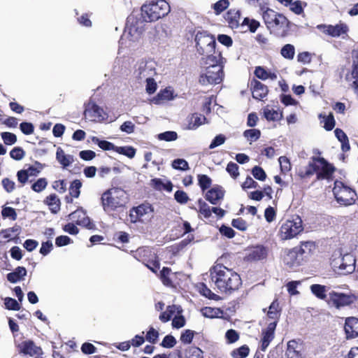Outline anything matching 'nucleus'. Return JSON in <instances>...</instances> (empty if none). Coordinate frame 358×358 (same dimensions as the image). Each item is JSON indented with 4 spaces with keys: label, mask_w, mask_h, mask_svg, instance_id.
I'll list each match as a JSON object with an SVG mask.
<instances>
[{
    "label": "nucleus",
    "mask_w": 358,
    "mask_h": 358,
    "mask_svg": "<svg viewBox=\"0 0 358 358\" xmlns=\"http://www.w3.org/2000/svg\"><path fill=\"white\" fill-rule=\"evenodd\" d=\"M209 273L215 288L221 294L230 295L242 285L239 274L222 264H216L211 267Z\"/></svg>",
    "instance_id": "f257e3e1"
},
{
    "label": "nucleus",
    "mask_w": 358,
    "mask_h": 358,
    "mask_svg": "<svg viewBox=\"0 0 358 358\" xmlns=\"http://www.w3.org/2000/svg\"><path fill=\"white\" fill-rule=\"evenodd\" d=\"M170 10V6L165 0L146 2L141 8V17L147 22H155L165 17Z\"/></svg>",
    "instance_id": "f03ea898"
},
{
    "label": "nucleus",
    "mask_w": 358,
    "mask_h": 358,
    "mask_svg": "<svg viewBox=\"0 0 358 358\" xmlns=\"http://www.w3.org/2000/svg\"><path fill=\"white\" fill-rule=\"evenodd\" d=\"M101 199L104 211L110 213L124 206L128 196L122 188L112 187L103 193Z\"/></svg>",
    "instance_id": "7ed1b4c3"
},
{
    "label": "nucleus",
    "mask_w": 358,
    "mask_h": 358,
    "mask_svg": "<svg viewBox=\"0 0 358 358\" xmlns=\"http://www.w3.org/2000/svg\"><path fill=\"white\" fill-rule=\"evenodd\" d=\"M264 21L271 32L278 34L288 27V20L282 14L272 9H266L262 15Z\"/></svg>",
    "instance_id": "20e7f679"
},
{
    "label": "nucleus",
    "mask_w": 358,
    "mask_h": 358,
    "mask_svg": "<svg viewBox=\"0 0 358 358\" xmlns=\"http://www.w3.org/2000/svg\"><path fill=\"white\" fill-rule=\"evenodd\" d=\"M333 192L336 201L341 205L347 206L355 202V192L341 181H335Z\"/></svg>",
    "instance_id": "39448f33"
},
{
    "label": "nucleus",
    "mask_w": 358,
    "mask_h": 358,
    "mask_svg": "<svg viewBox=\"0 0 358 358\" xmlns=\"http://www.w3.org/2000/svg\"><path fill=\"white\" fill-rule=\"evenodd\" d=\"M303 230L302 220L299 217L285 221L279 231V236L282 240H289L296 237Z\"/></svg>",
    "instance_id": "423d86ee"
},
{
    "label": "nucleus",
    "mask_w": 358,
    "mask_h": 358,
    "mask_svg": "<svg viewBox=\"0 0 358 358\" xmlns=\"http://www.w3.org/2000/svg\"><path fill=\"white\" fill-rule=\"evenodd\" d=\"M222 69L220 65L206 66L199 76V83L202 85H208L221 83L224 77Z\"/></svg>",
    "instance_id": "0eeeda50"
},
{
    "label": "nucleus",
    "mask_w": 358,
    "mask_h": 358,
    "mask_svg": "<svg viewBox=\"0 0 358 358\" xmlns=\"http://www.w3.org/2000/svg\"><path fill=\"white\" fill-rule=\"evenodd\" d=\"M332 266L341 274L352 273L356 267L355 257L350 253H346L341 257L333 259Z\"/></svg>",
    "instance_id": "6e6552de"
},
{
    "label": "nucleus",
    "mask_w": 358,
    "mask_h": 358,
    "mask_svg": "<svg viewBox=\"0 0 358 358\" xmlns=\"http://www.w3.org/2000/svg\"><path fill=\"white\" fill-rule=\"evenodd\" d=\"M134 18L132 16H130L127 19V34H124L123 36L121 37L120 40V44L121 46H122L124 43V41L126 38H129V40L131 42H136L138 41L143 31V25L142 22H140L139 24L136 22V24H134Z\"/></svg>",
    "instance_id": "1a4fd4ad"
},
{
    "label": "nucleus",
    "mask_w": 358,
    "mask_h": 358,
    "mask_svg": "<svg viewBox=\"0 0 358 358\" xmlns=\"http://www.w3.org/2000/svg\"><path fill=\"white\" fill-rule=\"evenodd\" d=\"M195 41L197 51L201 55L212 53L214 51L216 42L212 36L206 33H198L196 35Z\"/></svg>",
    "instance_id": "9d476101"
},
{
    "label": "nucleus",
    "mask_w": 358,
    "mask_h": 358,
    "mask_svg": "<svg viewBox=\"0 0 358 358\" xmlns=\"http://www.w3.org/2000/svg\"><path fill=\"white\" fill-rule=\"evenodd\" d=\"M315 174L316 178L320 180H329L334 172V166L322 157H315Z\"/></svg>",
    "instance_id": "9b49d317"
},
{
    "label": "nucleus",
    "mask_w": 358,
    "mask_h": 358,
    "mask_svg": "<svg viewBox=\"0 0 358 358\" xmlns=\"http://www.w3.org/2000/svg\"><path fill=\"white\" fill-rule=\"evenodd\" d=\"M84 116L85 119L90 121L97 122H102L107 117L106 113L103 111V108L91 101L85 105Z\"/></svg>",
    "instance_id": "f8f14e48"
},
{
    "label": "nucleus",
    "mask_w": 358,
    "mask_h": 358,
    "mask_svg": "<svg viewBox=\"0 0 358 358\" xmlns=\"http://www.w3.org/2000/svg\"><path fill=\"white\" fill-rule=\"evenodd\" d=\"M317 29L322 31L324 34L331 36V37L345 38L349 31L348 26L343 22H340L336 25L331 24H318Z\"/></svg>",
    "instance_id": "ddd939ff"
},
{
    "label": "nucleus",
    "mask_w": 358,
    "mask_h": 358,
    "mask_svg": "<svg viewBox=\"0 0 358 358\" xmlns=\"http://www.w3.org/2000/svg\"><path fill=\"white\" fill-rule=\"evenodd\" d=\"M153 209L149 203H143L130 210L129 217L131 222L144 221L150 219L152 216Z\"/></svg>",
    "instance_id": "4468645a"
},
{
    "label": "nucleus",
    "mask_w": 358,
    "mask_h": 358,
    "mask_svg": "<svg viewBox=\"0 0 358 358\" xmlns=\"http://www.w3.org/2000/svg\"><path fill=\"white\" fill-rule=\"evenodd\" d=\"M329 295L332 304L337 308L352 303L355 299L354 296L352 295L334 291L329 292Z\"/></svg>",
    "instance_id": "2eb2a0df"
},
{
    "label": "nucleus",
    "mask_w": 358,
    "mask_h": 358,
    "mask_svg": "<svg viewBox=\"0 0 358 358\" xmlns=\"http://www.w3.org/2000/svg\"><path fill=\"white\" fill-rule=\"evenodd\" d=\"M225 20L231 29H238L243 31V20L241 21L240 11L236 9L229 10L225 15Z\"/></svg>",
    "instance_id": "dca6fc26"
},
{
    "label": "nucleus",
    "mask_w": 358,
    "mask_h": 358,
    "mask_svg": "<svg viewBox=\"0 0 358 358\" xmlns=\"http://www.w3.org/2000/svg\"><path fill=\"white\" fill-rule=\"evenodd\" d=\"M302 344L296 340L289 341L287 345L285 356L287 358H303Z\"/></svg>",
    "instance_id": "f3484780"
},
{
    "label": "nucleus",
    "mask_w": 358,
    "mask_h": 358,
    "mask_svg": "<svg viewBox=\"0 0 358 358\" xmlns=\"http://www.w3.org/2000/svg\"><path fill=\"white\" fill-rule=\"evenodd\" d=\"M303 260V257L296 248L289 250L283 258L284 263L290 268L299 266Z\"/></svg>",
    "instance_id": "a211bd4d"
},
{
    "label": "nucleus",
    "mask_w": 358,
    "mask_h": 358,
    "mask_svg": "<svg viewBox=\"0 0 358 358\" xmlns=\"http://www.w3.org/2000/svg\"><path fill=\"white\" fill-rule=\"evenodd\" d=\"M203 55L205 57H203L202 59L204 61V64L208 65L207 66L220 65L221 67L223 68L225 59L222 57L221 53L216 51L215 49H214V51H213L212 53L205 54Z\"/></svg>",
    "instance_id": "6ab92c4d"
},
{
    "label": "nucleus",
    "mask_w": 358,
    "mask_h": 358,
    "mask_svg": "<svg viewBox=\"0 0 358 358\" xmlns=\"http://www.w3.org/2000/svg\"><path fill=\"white\" fill-rule=\"evenodd\" d=\"M268 255V250L262 245H257L250 248L247 255L248 261H259L265 259Z\"/></svg>",
    "instance_id": "aec40b11"
},
{
    "label": "nucleus",
    "mask_w": 358,
    "mask_h": 358,
    "mask_svg": "<svg viewBox=\"0 0 358 358\" xmlns=\"http://www.w3.org/2000/svg\"><path fill=\"white\" fill-rule=\"evenodd\" d=\"M345 331L347 338H355L358 336V318L351 317L345 320Z\"/></svg>",
    "instance_id": "412c9836"
},
{
    "label": "nucleus",
    "mask_w": 358,
    "mask_h": 358,
    "mask_svg": "<svg viewBox=\"0 0 358 358\" xmlns=\"http://www.w3.org/2000/svg\"><path fill=\"white\" fill-rule=\"evenodd\" d=\"M177 96L174 90L171 87H168L161 90L157 95L153 98L152 102L155 104H161L164 101L173 100Z\"/></svg>",
    "instance_id": "4be33fe9"
},
{
    "label": "nucleus",
    "mask_w": 358,
    "mask_h": 358,
    "mask_svg": "<svg viewBox=\"0 0 358 358\" xmlns=\"http://www.w3.org/2000/svg\"><path fill=\"white\" fill-rule=\"evenodd\" d=\"M69 216L71 220H76L77 224L88 229L92 228L93 224L91 223L90 218L86 216L85 213L82 209L73 211Z\"/></svg>",
    "instance_id": "5701e85b"
},
{
    "label": "nucleus",
    "mask_w": 358,
    "mask_h": 358,
    "mask_svg": "<svg viewBox=\"0 0 358 358\" xmlns=\"http://www.w3.org/2000/svg\"><path fill=\"white\" fill-rule=\"evenodd\" d=\"M315 157H312L308 164L306 166L299 167L297 174L302 178H310L315 173Z\"/></svg>",
    "instance_id": "b1692460"
},
{
    "label": "nucleus",
    "mask_w": 358,
    "mask_h": 358,
    "mask_svg": "<svg viewBox=\"0 0 358 358\" xmlns=\"http://www.w3.org/2000/svg\"><path fill=\"white\" fill-rule=\"evenodd\" d=\"M224 195L222 187L216 186L208 190L206 194V199L212 204H217L222 200Z\"/></svg>",
    "instance_id": "393cba45"
},
{
    "label": "nucleus",
    "mask_w": 358,
    "mask_h": 358,
    "mask_svg": "<svg viewBox=\"0 0 358 358\" xmlns=\"http://www.w3.org/2000/svg\"><path fill=\"white\" fill-rule=\"evenodd\" d=\"M56 159L62 165L63 169H66L74 162V157L71 155H67L61 148H57L56 152Z\"/></svg>",
    "instance_id": "a878e982"
},
{
    "label": "nucleus",
    "mask_w": 358,
    "mask_h": 358,
    "mask_svg": "<svg viewBox=\"0 0 358 358\" xmlns=\"http://www.w3.org/2000/svg\"><path fill=\"white\" fill-rule=\"evenodd\" d=\"M252 93L254 99L262 100L267 95L268 88L263 83L259 81L255 80L252 83Z\"/></svg>",
    "instance_id": "bb28decb"
},
{
    "label": "nucleus",
    "mask_w": 358,
    "mask_h": 358,
    "mask_svg": "<svg viewBox=\"0 0 358 358\" xmlns=\"http://www.w3.org/2000/svg\"><path fill=\"white\" fill-rule=\"evenodd\" d=\"M27 275V270L23 266H17L13 272L7 274V280L11 283H17L22 280Z\"/></svg>",
    "instance_id": "cd10ccee"
},
{
    "label": "nucleus",
    "mask_w": 358,
    "mask_h": 358,
    "mask_svg": "<svg viewBox=\"0 0 358 358\" xmlns=\"http://www.w3.org/2000/svg\"><path fill=\"white\" fill-rule=\"evenodd\" d=\"M20 348L21 352L30 356L39 355L41 352V349L37 347L34 342L31 341L22 343Z\"/></svg>",
    "instance_id": "c85d7f7f"
},
{
    "label": "nucleus",
    "mask_w": 358,
    "mask_h": 358,
    "mask_svg": "<svg viewBox=\"0 0 358 358\" xmlns=\"http://www.w3.org/2000/svg\"><path fill=\"white\" fill-rule=\"evenodd\" d=\"M353 69L352 71V77L356 80L351 85L355 93L358 96V52H353Z\"/></svg>",
    "instance_id": "c756f323"
},
{
    "label": "nucleus",
    "mask_w": 358,
    "mask_h": 358,
    "mask_svg": "<svg viewBox=\"0 0 358 358\" xmlns=\"http://www.w3.org/2000/svg\"><path fill=\"white\" fill-rule=\"evenodd\" d=\"M296 248L303 258L310 255L315 250V245L313 241H306L301 243V245Z\"/></svg>",
    "instance_id": "7c9ffc66"
},
{
    "label": "nucleus",
    "mask_w": 358,
    "mask_h": 358,
    "mask_svg": "<svg viewBox=\"0 0 358 358\" xmlns=\"http://www.w3.org/2000/svg\"><path fill=\"white\" fill-rule=\"evenodd\" d=\"M45 203L49 206L51 212L53 213H57L60 210V200L55 194L47 196Z\"/></svg>",
    "instance_id": "2f4dec72"
},
{
    "label": "nucleus",
    "mask_w": 358,
    "mask_h": 358,
    "mask_svg": "<svg viewBox=\"0 0 358 358\" xmlns=\"http://www.w3.org/2000/svg\"><path fill=\"white\" fill-rule=\"evenodd\" d=\"M255 75L259 79L275 80L277 79V74L274 72L267 71L262 66L256 67L255 70Z\"/></svg>",
    "instance_id": "473e14b6"
},
{
    "label": "nucleus",
    "mask_w": 358,
    "mask_h": 358,
    "mask_svg": "<svg viewBox=\"0 0 358 358\" xmlns=\"http://www.w3.org/2000/svg\"><path fill=\"white\" fill-rule=\"evenodd\" d=\"M334 134L337 139L341 143V149L343 152H347L350 150V144L349 140L347 135L344 133V131L341 129H336L334 131Z\"/></svg>",
    "instance_id": "72a5a7b5"
},
{
    "label": "nucleus",
    "mask_w": 358,
    "mask_h": 358,
    "mask_svg": "<svg viewBox=\"0 0 358 358\" xmlns=\"http://www.w3.org/2000/svg\"><path fill=\"white\" fill-rule=\"evenodd\" d=\"M206 120V117L200 114H193L189 119L187 129L194 130L203 124Z\"/></svg>",
    "instance_id": "f704fd0d"
},
{
    "label": "nucleus",
    "mask_w": 358,
    "mask_h": 358,
    "mask_svg": "<svg viewBox=\"0 0 358 358\" xmlns=\"http://www.w3.org/2000/svg\"><path fill=\"white\" fill-rule=\"evenodd\" d=\"M150 185L154 187L157 190H162L165 189L167 192H171L173 189V185L171 182H167L164 183L159 178H154L150 181Z\"/></svg>",
    "instance_id": "c9c22d12"
},
{
    "label": "nucleus",
    "mask_w": 358,
    "mask_h": 358,
    "mask_svg": "<svg viewBox=\"0 0 358 358\" xmlns=\"http://www.w3.org/2000/svg\"><path fill=\"white\" fill-rule=\"evenodd\" d=\"M312 293L318 299L322 300L327 299V292L328 289L324 285L314 284L310 286Z\"/></svg>",
    "instance_id": "e433bc0d"
},
{
    "label": "nucleus",
    "mask_w": 358,
    "mask_h": 358,
    "mask_svg": "<svg viewBox=\"0 0 358 358\" xmlns=\"http://www.w3.org/2000/svg\"><path fill=\"white\" fill-rule=\"evenodd\" d=\"M201 314L205 317L215 318L221 317L223 312L218 308L204 307L201 310Z\"/></svg>",
    "instance_id": "4c0bfd02"
},
{
    "label": "nucleus",
    "mask_w": 358,
    "mask_h": 358,
    "mask_svg": "<svg viewBox=\"0 0 358 358\" xmlns=\"http://www.w3.org/2000/svg\"><path fill=\"white\" fill-rule=\"evenodd\" d=\"M264 115L268 121H278L282 118V112L269 108H264Z\"/></svg>",
    "instance_id": "58836bf2"
},
{
    "label": "nucleus",
    "mask_w": 358,
    "mask_h": 358,
    "mask_svg": "<svg viewBox=\"0 0 358 358\" xmlns=\"http://www.w3.org/2000/svg\"><path fill=\"white\" fill-rule=\"evenodd\" d=\"M243 31H241V32H245L248 29H249L252 33H255L259 27L260 24L255 20L245 17L243 20Z\"/></svg>",
    "instance_id": "ea45409f"
},
{
    "label": "nucleus",
    "mask_w": 358,
    "mask_h": 358,
    "mask_svg": "<svg viewBox=\"0 0 358 358\" xmlns=\"http://www.w3.org/2000/svg\"><path fill=\"white\" fill-rule=\"evenodd\" d=\"M320 118H322L321 122L324 123V127L327 131H331L335 126V120L332 113H329L328 115H320Z\"/></svg>",
    "instance_id": "a19ab883"
},
{
    "label": "nucleus",
    "mask_w": 358,
    "mask_h": 358,
    "mask_svg": "<svg viewBox=\"0 0 358 358\" xmlns=\"http://www.w3.org/2000/svg\"><path fill=\"white\" fill-rule=\"evenodd\" d=\"M136 77L138 79L148 78L147 64L144 61H141L137 64L136 69L134 72Z\"/></svg>",
    "instance_id": "79ce46f5"
},
{
    "label": "nucleus",
    "mask_w": 358,
    "mask_h": 358,
    "mask_svg": "<svg viewBox=\"0 0 358 358\" xmlns=\"http://www.w3.org/2000/svg\"><path fill=\"white\" fill-rule=\"evenodd\" d=\"M115 151L119 154L125 155L130 159L134 158L136 155V149L131 146H116Z\"/></svg>",
    "instance_id": "37998d69"
},
{
    "label": "nucleus",
    "mask_w": 358,
    "mask_h": 358,
    "mask_svg": "<svg viewBox=\"0 0 358 358\" xmlns=\"http://www.w3.org/2000/svg\"><path fill=\"white\" fill-rule=\"evenodd\" d=\"M92 141L93 143L97 144L99 147L103 150H115L116 146L112 143L107 141L99 140L97 137H92Z\"/></svg>",
    "instance_id": "c03bdc74"
},
{
    "label": "nucleus",
    "mask_w": 358,
    "mask_h": 358,
    "mask_svg": "<svg viewBox=\"0 0 358 358\" xmlns=\"http://www.w3.org/2000/svg\"><path fill=\"white\" fill-rule=\"evenodd\" d=\"M281 55L287 59H293L295 54V48L293 45L286 44L280 51Z\"/></svg>",
    "instance_id": "a18cd8bd"
},
{
    "label": "nucleus",
    "mask_w": 358,
    "mask_h": 358,
    "mask_svg": "<svg viewBox=\"0 0 358 358\" xmlns=\"http://www.w3.org/2000/svg\"><path fill=\"white\" fill-rule=\"evenodd\" d=\"M279 303L277 300H274L268 308V316L271 319H277L280 315Z\"/></svg>",
    "instance_id": "49530a36"
},
{
    "label": "nucleus",
    "mask_w": 358,
    "mask_h": 358,
    "mask_svg": "<svg viewBox=\"0 0 358 358\" xmlns=\"http://www.w3.org/2000/svg\"><path fill=\"white\" fill-rule=\"evenodd\" d=\"M82 187V182L80 180H74L69 188V194L74 198H78L80 194V188Z\"/></svg>",
    "instance_id": "de8ad7c7"
},
{
    "label": "nucleus",
    "mask_w": 358,
    "mask_h": 358,
    "mask_svg": "<svg viewBox=\"0 0 358 358\" xmlns=\"http://www.w3.org/2000/svg\"><path fill=\"white\" fill-rule=\"evenodd\" d=\"M157 139L159 141H164L166 142L174 141L178 138V134L173 131H167L163 133H160L157 135Z\"/></svg>",
    "instance_id": "09e8293b"
},
{
    "label": "nucleus",
    "mask_w": 358,
    "mask_h": 358,
    "mask_svg": "<svg viewBox=\"0 0 358 358\" xmlns=\"http://www.w3.org/2000/svg\"><path fill=\"white\" fill-rule=\"evenodd\" d=\"M250 352V349L248 345H244L234 350L231 353L233 358H245Z\"/></svg>",
    "instance_id": "8fccbe9b"
},
{
    "label": "nucleus",
    "mask_w": 358,
    "mask_h": 358,
    "mask_svg": "<svg viewBox=\"0 0 358 358\" xmlns=\"http://www.w3.org/2000/svg\"><path fill=\"white\" fill-rule=\"evenodd\" d=\"M229 6V0H219L213 5V8L215 15H220L224 10H225Z\"/></svg>",
    "instance_id": "3c124183"
},
{
    "label": "nucleus",
    "mask_w": 358,
    "mask_h": 358,
    "mask_svg": "<svg viewBox=\"0 0 358 358\" xmlns=\"http://www.w3.org/2000/svg\"><path fill=\"white\" fill-rule=\"evenodd\" d=\"M260 135V131L256 129H248L243 133V136L248 139V141H250V143L259 139Z\"/></svg>",
    "instance_id": "603ef678"
},
{
    "label": "nucleus",
    "mask_w": 358,
    "mask_h": 358,
    "mask_svg": "<svg viewBox=\"0 0 358 358\" xmlns=\"http://www.w3.org/2000/svg\"><path fill=\"white\" fill-rule=\"evenodd\" d=\"M199 210L198 211L202 214L205 217H209L211 215L212 208L203 201L199 199L198 201Z\"/></svg>",
    "instance_id": "864d4df0"
},
{
    "label": "nucleus",
    "mask_w": 358,
    "mask_h": 358,
    "mask_svg": "<svg viewBox=\"0 0 358 358\" xmlns=\"http://www.w3.org/2000/svg\"><path fill=\"white\" fill-rule=\"evenodd\" d=\"M199 292L202 295H203L204 296H206L210 299L218 300L220 299V296L217 294L213 293L204 284L201 285V287H199Z\"/></svg>",
    "instance_id": "5fc2aeb1"
},
{
    "label": "nucleus",
    "mask_w": 358,
    "mask_h": 358,
    "mask_svg": "<svg viewBox=\"0 0 358 358\" xmlns=\"http://www.w3.org/2000/svg\"><path fill=\"white\" fill-rule=\"evenodd\" d=\"M172 167L174 169L186 171L189 169V165L186 160L183 159H176L172 162Z\"/></svg>",
    "instance_id": "6e6d98bb"
},
{
    "label": "nucleus",
    "mask_w": 358,
    "mask_h": 358,
    "mask_svg": "<svg viewBox=\"0 0 358 358\" xmlns=\"http://www.w3.org/2000/svg\"><path fill=\"white\" fill-rule=\"evenodd\" d=\"M1 215L3 218H10L12 220H15L17 219V213L15 210L11 207H3Z\"/></svg>",
    "instance_id": "4d7b16f0"
},
{
    "label": "nucleus",
    "mask_w": 358,
    "mask_h": 358,
    "mask_svg": "<svg viewBox=\"0 0 358 358\" xmlns=\"http://www.w3.org/2000/svg\"><path fill=\"white\" fill-rule=\"evenodd\" d=\"M4 304L6 308L8 310H19L20 309V303L13 298H6L4 300Z\"/></svg>",
    "instance_id": "13d9d810"
},
{
    "label": "nucleus",
    "mask_w": 358,
    "mask_h": 358,
    "mask_svg": "<svg viewBox=\"0 0 358 358\" xmlns=\"http://www.w3.org/2000/svg\"><path fill=\"white\" fill-rule=\"evenodd\" d=\"M48 182L45 178H39L32 185V189L36 192H41L45 189Z\"/></svg>",
    "instance_id": "bf43d9fd"
},
{
    "label": "nucleus",
    "mask_w": 358,
    "mask_h": 358,
    "mask_svg": "<svg viewBox=\"0 0 358 358\" xmlns=\"http://www.w3.org/2000/svg\"><path fill=\"white\" fill-rule=\"evenodd\" d=\"M252 173L253 176L257 180H259L260 181L265 180L266 178V174L265 171L263 170V169L262 167L258 166H255L252 169Z\"/></svg>",
    "instance_id": "052dcab7"
},
{
    "label": "nucleus",
    "mask_w": 358,
    "mask_h": 358,
    "mask_svg": "<svg viewBox=\"0 0 358 358\" xmlns=\"http://www.w3.org/2000/svg\"><path fill=\"white\" fill-rule=\"evenodd\" d=\"M171 272V270L169 268L164 267L163 269L161 271L160 273V278L165 285H171V280L169 278V275H170Z\"/></svg>",
    "instance_id": "680f3d73"
},
{
    "label": "nucleus",
    "mask_w": 358,
    "mask_h": 358,
    "mask_svg": "<svg viewBox=\"0 0 358 358\" xmlns=\"http://www.w3.org/2000/svg\"><path fill=\"white\" fill-rule=\"evenodd\" d=\"M226 170L234 179L239 176L238 166L234 162H229L227 166Z\"/></svg>",
    "instance_id": "e2e57ef3"
},
{
    "label": "nucleus",
    "mask_w": 358,
    "mask_h": 358,
    "mask_svg": "<svg viewBox=\"0 0 358 358\" xmlns=\"http://www.w3.org/2000/svg\"><path fill=\"white\" fill-rule=\"evenodd\" d=\"M24 151L20 147L14 148L10 152V157L15 160H21L24 157Z\"/></svg>",
    "instance_id": "0e129e2a"
},
{
    "label": "nucleus",
    "mask_w": 358,
    "mask_h": 358,
    "mask_svg": "<svg viewBox=\"0 0 358 358\" xmlns=\"http://www.w3.org/2000/svg\"><path fill=\"white\" fill-rule=\"evenodd\" d=\"M231 224L234 228L241 231H245L248 228L247 222L241 217L234 219L231 222Z\"/></svg>",
    "instance_id": "69168bd1"
},
{
    "label": "nucleus",
    "mask_w": 358,
    "mask_h": 358,
    "mask_svg": "<svg viewBox=\"0 0 358 358\" xmlns=\"http://www.w3.org/2000/svg\"><path fill=\"white\" fill-rule=\"evenodd\" d=\"M1 184L5 191L8 193L12 192L15 189V182L8 178H3Z\"/></svg>",
    "instance_id": "338daca9"
},
{
    "label": "nucleus",
    "mask_w": 358,
    "mask_h": 358,
    "mask_svg": "<svg viewBox=\"0 0 358 358\" xmlns=\"http://www.w3.org/2000/svg\"><path fill=\"white\" fill-rule=\"evenodd\" d=\"M159 337V333L153 327H151L147 332L145 339L147 341L151 343H155L157 341Z\"/></svg>",
    "instance_id": "774afa93"
}]
</instances>
